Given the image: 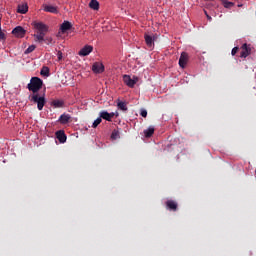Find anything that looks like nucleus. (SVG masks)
I'll return each instance as SVG.
<instances>
[{
	"mask_svg": "<svg viewBox=\"0 0 256 256\" xmlns=\"http://www.w3.org/2000/svg\"><path fill=\"white\" fill-rule=\"evenodd\" d=\"M34 29H36V34H34V39L36 43H42L45 41V35L49 31V26L43 22H33Z\"/></svg>",
	"mask_w": 256,
	"mask_h": 256,
	"instance_id": "f257e3e1",
	"label": "nucleus"
},
{
	"mask_svg": "<svg viewBox=\"0 0 256 256\" xmlns=\"http://www.w3.org/2000/svg\"><path fill=\"white\" fill-rule=\"evenodd\" d=\"M28 101L34 105H37L38 111H43V107H45V104L47 103V100L45 99V93L29 94Z\"/></svg>",
	"mask_w": 256,
	"mask_h": 256,
	"instance_id": "f03ea898",
	"label": "nucleus"
},
{
	"mask_svg": "<svg viewBox=\"0 0 256 256\" xmlns=\"http://www.w3.org/2000/svg\"><path fill=\"white\" fill-rule=\"evenodd\" d=\"M28 91H31L32 94H37L41 89H43V80L39 77H32L30 83L27 84Z\"/></svg>",
	"mask_w": 256,
	"mask_h": 256,
	"instance_id": "7ed1b4c3",
	"label": "nucleus"
},
{
	"mask_svg": "<svg viewBox=\"0 0 256 256\" xmlns=\"http://www.w3.org/2000/svg\"><path fill=\"white\" fill-rule=\"evenodd\" d=\"M144 39H145V43H146L147 47H149V49H153V47H155V41H157L156 35L145 33Z\"/></svg>",
	"mask_w": 256,
	"mask_h": 256,
	"instance_id": "20e7f679",
	"label": "nucleus"
},
{
	"mask_svg": "<svg viewBox=\"0 0 256 256\" xmlns=\"http://www.w3.org/2000/svg\"><path fill=\"white\" fill-rule=\"evenodd\" d=\"M123 81L125 83V85H127V87H135V84L139 81V78L137 76H133V78H131V76L125 74L123 76Z\"/></svg>",
	"mask_w": 256,
	"mask_h": 256,
	"instance_id": "39448f33",
	"label": "nucleus"
},
{
	"mask_svg": "<svg viewBox=\"0 0 256 256\" xmlns=\"http://www.w3.org/2000/svg\"><path fill=\"white\" fill-rule=\"evenodd\" d=\"M27 33V31L25 30L24 27L22 26H17L12 30V35H14L15 37L18 38H23L25 37V34Z\"/></svg>",
	"mask_w": 256,
	"mask_h": 256,
	"instance_id": "423d86ee",
	"label": "nucleus"
},
{
	"mask_svg": "<svg viewBox=\"0 0 256 256\" xmlns=\"http://www.w3.org/2000/svg\"><path fill=\"white\" fill-rule=\"evenodd\" d=\"M241 49H242L240 53L241 59H246V57H249V55H251V46L247 45V43L243 44Z\"/></svg>",
	"mask_w": 256,
	"mask_h": 256,
	"instance_id": "0eeeda50",
	"label": "nucleus"
},
{
	"mask_svg": "<svg viewBox=\"0 0 256 256\" xmlns=\"http://www.w3.org/2000/svg\"><path fill=\"white\" fill-rule=\"evenodd\" d=\"M189 61V54L187 52H182L179 58V65L182 69H185Z\"/></svg>",
	"mask_w": 256,
	"mask_h": 256,
	"instance_id": "6e6552de",
	"label": "nucleus"
},
{
	"mask_svg": "<svg viewBox=\"0 0 256 256\" xmlns=\"http://www.w3.org/2000/svg\"><path fill=\"white\" fill-rule=\"evenodd\" d=\"M90 53H93V46L85 45L79 52L80 57H87Z\"/></svg>",
	"mask_w": 256,
	"mask_h": 256,
	"instance_id": "1a4fd4ad",
	"label": "nucleus"
},
{
	"mask_svg": "<svg viewBox=\"0 0 256 256\" xmlns=\"http://www.w3.org/2000/svg\"><path fill=\"white\" fill-rule=\"evenodd\" d=\"M165 205L168 211H177L179 207V205L175 202V200H168L166 201Z\"/></svg>",
	"mask_w": 256,
	"mask_h": 256,
	"instance_id": "9d476101",
	"label": "nucleus"
},
{
	"mask_svg": "<svg viewBox=\"0 0 256 256\" xmlns=\"http://www.w3.org/2000/svg\"><path fill=\"white\" fill-rule=\"evenodd\" d=\"M99 117L101 119H104L105 121H112L113 117H115L114 113H109L107 111H101L99 114Z\"/></svg>",
	"mask_w": 256,
	"mask_h": 256,
	"instance_id": "9b49d317",
	"label": "nucleus"
},
{
	"mask_svg": "<svg viewBox=\"0 0 256 256\" xmlns=\"http://www.w3.org/2000/svg\"><path fill=\"white\" fill-rule=\"evenodd\" d=\"M92 71L94 73H103L105 66L102 63L96 62L92 65Z\"/></svg>",
	"mask_w": 256,
	"mask_h": 256,
	"instance_id": "f8f14e48",
	"label": "nucleus"
},
{
	"mask_svg": "<svg viewBox=\"0 0 256 256\" xmlns=\"http://www.w3.org/2000/svg\"><path fill=\"white\" fill-rule=\"evenodd\" d=\"M43 7H44V11L46 13H54L55 15H57V13H59V9L57 8V6L44 4Z\"/></svg>",
	"mask_w": 256,
	"mask_h": 256,
	"instance_id": "ddd939ff",
	"label": "nucleus"
},
{
	"mask_svg": "<svg viewBox=\"0 0 256 256\" xmlns=\"http://www.w3.org/2000/svg\"><path fill=\"white\" fill-rule=\"evenodd\" d=\"M73 27V24L69 21H64L60 26V31L62 33H67V31H70V29Z\"/></svg>",
	"mask_w": 256,
	"mask_h": 256,
	"instance_id": "4468645a",
	"label": "nucleus"
},
{
	"mask_svg": "<svg viewBox=\"0 0 256 256\" xmlns=\"http://www.w3.org/2000/svg\"><path fill=\"white\" fill-rule=\"evenodd\" d=\"M56 137L60 143H65L67 141V135L65 134V131H63V130L57 131Z\"/></svg>",
	"mask_w": 256,
	"mask_h": 256,
	"instance_id": "2eb2a0df",
	"label": "nucleus"
},
{
	"mask_svg": "<svg viewBox=\"0 0 256 256\" xmlns=\"http://www.w3.org/2000/svg\"><path fill=\"white\" fill-rule=\"evenodd\" d=\"M69 121H71V115H69V114H62V115L59 117V122H60L62 125H67V123H69Z\"/></svg>",
	"mask_w": 256,
	"mask_h": 256,
	"instance_id": "dca6fc26",
	"label": "nucleus"
},
{
	"mask_svg": "<svg viewBox=\"0 0 256 256\" xmlns=\"http://www.w3.org/2000/svg\"><path fill=\"white\" fill-rule=\"evenodd\" d=\"M29 11V6L27 4H20L17 8V13H20L21 15H25Z\"/></svg>",
	"mask_w": 256,
	"mask_h": 256,
	"instance_id": "f3484780",
	"label": "nucleus"
},
{
	"mask_svg": "<svg viewBox=\"0 0 256 256\" xmlns=\"http://www.w3.org/2000/svg\"><path fill=\"white\" fill-rule=\"evenodd\" d=\"M155 133V127L150 126L149 128L144 130V136L149 139V137H153V134Z\"/></svg>",
	"mask_w": 256,
	"mask_h": 256,
	"instance_id": "a211bd4d",
	"label": "nucleus"
},
{
	"mask_svg": "<svg viewBox=\"0 0 256 256\" xmlns=\"http://www.w3.org/2000/svg\"><path fill=\"white\" fill-rule=\"evenodd\" d=\"M52 107H55V109H59L65 105V102L63 100H53L51 102Z\"/></svg>",
	"mask_w": 256,
	"mask_h": 256,
	"instance_id": "6ab92c4d",
	"label": "nucleus"
},
{
	"mask_svg": "<svg viewBox=\"0 0 256 256\" xmlns=\"http://www.w3.org/2000/svg\"><path fill=\"white\" fill-rule=\"evenodd\" d=\"M90 9H93L94 11H99V1L97 0H91L89 3Z\"/></svg>",
	"mask_w": 256,
	"mask_h": 256,
	"instance_id": "aec40b11",
	"label": "nucleus"
},
{
	"mask_svg": "<svg viewBox=\"0 0 256 256\" xmlns=\"http://www.w3.org/2000/svg\"><path fill=\"white\" fill-rule=\"evenodd\" d=\"M40 75H43L44 77H49V67L43 66Z\"/></svg>",
	"mask_w": 256,
	"mask_h": 256,
	"instance_id": "412c9836",
	"label": "nucleus"
},
{
	"mask_svg": "<svg viewBox=\"0 0 256 256\" xmlns=\"http://www.w3.org/2000/svg\"><path fill=\"white\" fill-rule=\"evenodd\" d=\"M118 108L121 110V111H127V103L126 102H123V101H120L118 102Z\"/></svg>",
	"mask_w": 256,
	"mask_h": 256,
	"instance_id": "4be33fe9",
	"label": "nucleus"
},
{
	"mask_svg": "<svg viewBox=\"0 0 256 256\" xmlns=\"http://www.w3.org/2000/svg\"><path fill=\"white\" fill-rule=\"evenodd\" d=\"M235 5V3L227 1V0H223V6L225 7V9H231V7H233Z\"/></svg>",
	"mask_w": 256,
	"mask_h": 256,
	"instance_id": "5701e85b",
	"label": "nucleus"
},
{
	"mask_svg": "<svg viewBox=\"0 0 256 256\" xmlns=\"http://www.w3.org/2000/svg\"><path fill=\"white\" fill-rule=\"evenodd\" d=\"M101 121H103V119L101 118V116H99L92 124V127L94 129H96V127H99V125H101Z\"/></svg>",
	"mask_w": 256,
	"mask_h": 256,
	"instance_id": "b1692460",
	"label": "nucleus"
},
{
	"mask_svg": "<svg viewBox=\"0 0 256 256\" xmlns=\"http://www.w3.org/2000/svg\"><path fill=\"white\" fill-rule=\"evenodd\" d=\"M36 46L35 45H31L29 46L26 50H25V55H29V53H33V51H35Z\"/></svg>",
	"mask_w": 256,
	"mask_h": 256,
	"instance_id": "393cba45",
	"label": "nucleus"
},
{
	"mask_svg": "<svg viewBox=\"0 0 256 256\" xmlns=\"http://www.w3.org/2000/svg\"><path fill=\"white\" fill-rule=\"evenodd\" d=\"M0 41H2L3 43L4 41H7V34H5L3 30H1V27H0Z\"/></svg>",
	"mask_w": 256,
	"mask_h": 256,
	"instance_id": "a878e982",
	"label": "nucleus"
},
{
	"mask_svg": "<svg viewBox=\"0 0 256 256\" xmlns=\"http://www.w3.org/2000/svg\"><path fill=\"white\" fill-rule=\"evenodd\" d=\"M111 139H119V130H113L111 134Z\"/></svg>",
	"mask_w": 256,
	"mask_h": 256,
	"instance_id": "bb28decb",
	"label": "nucleus"
},
{
	"mask_svg": "<svg viewBox=\"0 0 256 256\" xmlns=\"http://www.w3.org/2000/svg\"><path fill=\"white\" fill-rule=\"evenodd\" d=\"M239 51V47H234L233 49H232V51H231V55L233 56V57H235V55H237V52Z\"/></svg>",
	"mask_w": 256,
	"mask_h": 256,
	"instance_id": "cd10ccee",
	"label": "nucleus"
},
{
	"mask_svg": "<svg viewBox=\"0 0 256 256\" xmlns=\"http://www.w3.org/2000/svg\"><path fill=\"white\" fill-rule=\"evenodd\" d=\"M140 115H141V117H144V118L147 117V110L141 109Z\"/></svg>",
	"mask_w": 256,
	"mask_h": 256,
	"instance_id": "c85d7f7f",
	"label": "nucleus"
},
{
	"mask_svg": "<svg viewBox=\"0 0 256 256\" xmlns=\"http://www.w3.org/2000/svg\"><path fill=\"white\" fill-rule=\"evenodd\" d=\"M57 57H58V61H61V59H63V52L58 51Z\"/></svg>",
	"mask_w": 256,
	"mask_h": 256,
	"instance_id": "c756f323",
	"label": "nucleus"
},
{
	"mask_svg": "<svg viewBox=\"0 0 256 256\" xmlns=\"http://www.w3.org/2000/svg\"><path fill=\"white\" fill-rule=\"evenodd\" d=\"M44 41H48V43H51L53 41V39L52 38H46V39H44Z\"/></svg>",
	"mask_w": 256,
	"mask_h": 256,
	"instance_id": "7c9ffc66",
	"label": "nucleus"
},
{
	"mask_svg": "<svg viewBox=\"0 0 256 256\" xmlns=\"http://www.w3.org/2000/svg\"><path fill=\"white\" fill-rule=\"evenodd\" d=\"M111 113H113L114 114V117H119V112H111Z\"/></svg>",
	"mask_w": 256,
	"mask_h": 256,
	"instance_id": "2f4dec72",
	"label": "nucleus"
},
{
	"mask_svg": "<svg viewBox=\"0 0 256 256\" xmlns=\"http://www.w3.org/2000/svg\"><path fill=\"white\" fill-rule=\"evenodd\" d=\"M206 17H207L208 21H211V19H212L211 16L207 15Z\"/></svg>",
	"mask_w": 256,
	"mask_h": 256,
	"instance_id": "473e14b6",
	"label": "nucleus"
},
{
	"mask_svg": "<svg viewBox=\"0 0 256 256\" xmlns=\"http://www.w3.org/2000/svg\"><path fill=\"white\" fill-rule=\"evenodd\" d=\"M205 15H206V17H207V15H209V14H207V11H205Z\"/></svg>",
	"mask_w": 256,
	"mask_h": 256,
	"instance_id": "72a5a7b5",
	"label": "nucleus"
},
{
	"mask_svg": "<svg viewBox=\"0 0 256 256\" xmlns=\"http://www.w3.org/2000/svg\"><path fill=\"white\" fill-rule=\"evenodd\" d=\"M238 7H243V5L240 4V5H238Z\"/></svg>",
	"mask_w": 256,
	"mask_h": 256,
	"instance_id": "f704fd0d",
	"label": "nucleus"
}]
</instances>
